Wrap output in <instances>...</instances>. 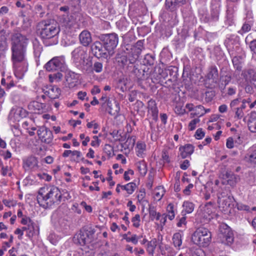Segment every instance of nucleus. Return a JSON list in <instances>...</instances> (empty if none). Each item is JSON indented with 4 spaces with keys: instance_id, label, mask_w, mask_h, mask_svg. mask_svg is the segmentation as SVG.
I'll list each match as a JSON object with an SVG mask.
<instances>
[{
    "instance_id": "1",
    "label": "nucleus",
    "mask_w": 256,
    "mask_h": 256,
    "mask_svg": "<svg viewBox=\"0 0 256 256\" xmlns=\"http://www.w3.org/2000/svg\"><path fill=\"white\" fill-rule=\"evenodd\" d=\"M28 42V38L20 33H15L12 36V60L16 76H21L27 70L26 53Z\"/></svg>"
},
{
    "instance_id": "2",
    "label": "nucleus",
    "mask_w": 256,
    "mask_h": 256,
    "mask_svg": "<svg viewBox=\"0 0 256 256\" xmlns=\"http://www.w3.org/2000/svg\"><path fill=\"white\" fill-rule=\"evenodd\" d=\"M36 32L46 46H52L58 43L60 28L56 22L42 20L38 24Z\"/></svg>"
},
{
    "instance_id": "3",
    "label": "nucleus",
    "mask_w": 256,
    "mask_h": 256,
    "mask_svg": "<svg viewBox=\"0 0 256 256\" xmlns=\"http://www.w3.org/2000/svg\"><path fill=\"white\" fill-rule=\"evenodd\" d=\"M62 193L59 188L54 186L41 188L38 192L37 200L38 204L44 208H46L61 201Z\"/></svg>"
},
{
    "instance_id": "4",
    "label": "nucleus",
    "mask_w": 256,
    "mask_h": 256,
    "mask_svg": "<svg viewBox=\"0 0 256 256\" xmlns=\"http://www.w3.org/2000/svg\"><path fill=\"white\" fill-rule=\"evenodd\" d=\"M211 233L208 229L200 227L196 229L192 236L194 244L202 247L208 246L211 241Z\"/></svg>"
},
{
    "instance_id": "5",
    "label": "nucleus",
    "mask_w": 256,
    "mask_h": 256,
    "mask_svg": "<svg viewBox=\"0 0 256 256\" xmlns=\"http://www.w3.org/2000/svg\"><path fill=\"white\" fill-rule=\"evenodd\" d=\"M218 234L220 240L224 244L230 246L234 242V234L230 228L226 224H222L220 228Z\"/></svg>"
},
{
    "instance_id": "6",
    "label": "nucleus",
    "mask_w": 256,
    "mask_h": 256,
    "mask_svg": "<svg viewBox=\"0 0 256 256\" xmlns=\"http://www.w3.org/2000/svg\"><path fill=\"white\" fill-rule=\"evenodd\" d=\"M100 40L103 42L104 46L108 50L110 54L112 55L114 50L118 44V35L114 33L102 34L100 36Z\"/></svg>"
},
{
    "instance_id": "7",
    "label": "nucleus",
    "mask_w": 256,
    "mask_h": 256,
    "mask_svg": "<svg viewBox=\"0 0 256 256\" xmlns=\"http://www.w3.org/2000/svg\"><path fill=\"white\" fill-rule=\"evenodd\" d=\"M92 50L94 56L98 58H107L112 56L111 54H110L106 46H103L102 44L98 41L95 42L92 44Z\"/></svg>"
},
{
    "instance_id": "8",
    "label": "nucleus",
    "mask_w": 256,
    "mask_h": 256,
    "mask_svg": "<svg viewBox=\"0 0 256 256\" xmlns=\"http://www.w3.org/2000/svg\"><path fill=\"white\" fill-rule=\"evenodd\" d=\"M64 60L62 56H56L48 61L44 66L46 70L50 72L56 70L63 68Z\"/></svg>"
},
{
    "instance_id": "9",
    "label": "nucleus",
    "mask_w": 256,
    "mask_h": 256,
    "mask_svg": "<svg viewBox=\"0 0 256 256\" xmlns=\"http://www.w3.org/2000/svg\"><path fill=\"white\" fill-rule=\"evenodd\" d=\"M38 135L42 142L49 144L53 140L52 132L46 127L40 128L37 132Z\"/></svg>"
},
{
    "instance_id": "10",
    "label": "nucleus",
    "mask_w": 256,
    "mask_h": 256,
    "mask_svg": "<svg viewBox=\"0 0 256 256\" xmlns=\"http://www.w3.org/2000/svg\"><path fill=\"white\" fill-rule=\"evenodd\" d=\"M72 54L74 62L78 64L88 56L86 50H84L83 48L81 46L76 48L72 51Z\"/></svg>"
},
{
    "instance_id": "11",
    "label": "nucleus",
    "mask_w": 256,
    "mask_h": 256,
    "mask_svg": "<svg viewBox=\"0 0 256 256\" xmlns=\"http://www.w3.org/2000/svg\"><path fill=\"white\" fill-rule=\"evenodd\" d=\"M94 231L93 230L90 231H86L84 232H80L77 236V239L78 243L82 246L90 243L92 241V234Z\"/></svg>"
},
{
    "instance_id": "12",
    "label": "nucleus",
    "mask_w": 256,
    "mask_h": 256,
    "mask_svg": "<svg viewBox=\"0 0 256 256\" xmlns=\"http://www.w3.org/2000/svg\"><path fill=\"white\" fill-rule=\"evenodd\" d=\"M23 167L26 170L36 171L39 169L38 160L34 156H30L24 160Z\"/></svg>"
},
{
    "instance_id": "13",
    "label": "nucleus",
    "mask_w": 256,
    "mask_h": 256,
    "mask_svg": "<svg viewBox=\"0 0 256 256\" xmlns=\"http://www.w3.org/2000/svg\"><path fill=\"white\" fill-rule=\"evenodd\" d=\"M222 182L224 184H229L234 186L238 182L239 180L238 176L234 174L232 172L227 171L222 175Z\"/></svg>"
},
{
    "instance_id": "14",
    "label": "nucleus",
    "mask_w": 256,
    "mask_h": 256,
    "mask_svg": "<svg viewBox=\"0 0 256 256\" xmlns=\"http://www.w3.org/2000/svg\"><path fill=\"white\" fill-rule=\"evenodd\" d=\"M43 92L44 94L50 98L56 99L59 98L61 90L60 88L56 86H50L45 87L43 89Z\"/></svg>"
},
{
    "instance_id": "15",
    "label": "nucleus",
    "mask_w": 256,
    "mask_h": 256,
    "mask_svg": "<svg viewBox=\"0 0 256 256\" xmlns=\"http://www.w3.org/2000/svg\"><path fill=\"white\" fill-rule=\"evenodd\" d=\"M144 72V70H139L136 66H134L132 70V73L136 76L138 84L144 89L146 88L144 84L146 82Z\"/></svg>"
},
{
    "instance_id": "16",
    "label": "nucleus",
    "mask_w": 256,
    "mask_h": 256,
    "mask_svg": "<svg viewBox=\"0 0 256 256\" xmlns=\"http://www.w3.org/2000/svg\"><path fill=\"white\" fill-rule=\"evenodd\" d=\"M234 3L227 2L226 22L228 26L234 24V15L235 12L236 6Z\"/></svg>"
},
{
    "instance_id": "17",
    "label": "nucleus",
    "mask_w": 256,
    "mask_h": 256,
    "mask_svg": "<svg viewBox=\"0 0 256 256\" xmlns=\"http://www.w3.org/2000/svg\"><path fill=\"white\" fill-rule=\"evenodd\" d=\"M78 38L80 43L84 46H88L92 42L91 34L87 30L82 31Z\"/></svg>"
},
{
    "instance_id": "18",
    "label": "nucleus",
    "mask_w": 256,
    "mask_h": 256,
    "mask_svg": "<svg viewBox=\"0 0 256 256\" xmlns=\"http://www.w3.org/2000/svg\"><path fill=\"white\" fill-rule=\"evenodd\" d=\"M194 147L191 144H186L179 148L180 155L182 158L190 156L194 151Z\"/></svg>"
},
{
    "instance_id": "19",
    "label": "nucleus",
    "mask_w": 256,
    "mask_h": 256,
    "mask_svg": "<svg viewBox=\"0 0 256 256\" xmlns=\"http://www.w3.org/2000/svg\"><path fill=\"white\" fill-rule=\"evenodd\" d=\"M234 198L231 196H224L220 194L218 196V202L222 207L226 208L230 206Z\"/></svg>"
},
{
    "instance_id": "20",
    "label": "nucleus",
    "mask_w": 256,
    "mask_h": 256,
    "mask_svg": "<svg viewBox=\"0 0 256 256\" xmlns=\"http://www.w3.org/2000/svg\"><path fill=\"white\" fill-rule=\"evenodd\" d=\"M220 4L218 3L212 4L209 18L210 22H216L218 20L220 13Z\"/></svg>"
},
{
    "instance_id": "21",
    "label": "nucleus",
    "mask_w": 256,
    "mask_h": 256,
    "mask_svg": "<svg viewBox=\"0 0 256 256\" xmlns=\"http://www.w3.org/2000/svg\"><path fill=\"white\" fill-rule=\"evenodd\" d=\"M79 76L73 72H68L66 75V80L69 87L75 86L78 80Z\"/></svg>"
},
{
    "instance_id": "22",
    "label": "nucleus",
    "mask_w": 256,
    "mask_h": 256,
    "mask_svg": "<svg viewBox=\"0 0 256 256\" xmlns=\"http://www.w3.org/2000/svg\"><path fill=\"white\" fill-rule=\"evenodd\" d=\"M206 78L209 80H212L213 82H217L218 78V70L216 66H212L210 67Z\"/></svg>"
},
{
    "instance_id": "23",
    "label": "nucleus",
    "mask_w": 256,
    "mask_h": 256,
    "mask_svg": "<svg viewBox=\"0 0 256 256\" xmlns=\"http://www.w3.org/2000/svg\"><path fill=\"white\" fill-rule=\"evenodd\" d=\"M44 104L36 101L30 102L28 105V108L32 113H40L42 112Z\"/></svg>"
},
{
    "instance_id": "24",
    "label": "nucleus",
    "mask_w": 256,
    "mask_h": 256,
    "mask_svg": "<svg viewBox=\"0 0 256 256\" xmlns=\"http://www.w3.org/2000/svg\"><path fill=\"white\" fill-rule=\"evenodd\" d=\"M38 231V227L36 224L32 221H30L27 226V232L26 236L29 238H32Z\"/></svg>"
},
{
    "instance_id": "25",
    "label": "nucleus",
    "mask_w": 256,
    "mask_h": 256,
    "mask_svg": "<svg viewBox=\"0 0 256 256\" xmlns=\"http://www.w3.org/2000/svg\"><path fill=\"white\" fill-rule=\"evenodd\" d=\"M79 64L81 65L83 67L84 70L88 72H92V62L90 56H88V57L84 58Z\"/></svg>"
},
{
    "instance_id": "26",
    "label": "nucleus",
    "mask_w": 256,
    "mask_h": 256,
    "mask_svg": "<svg viewBox=\"0 0 256 256\" xmlns=\"http://www.w3.org/2000/svg\"><path fill=\"white\" fill-rule=\"evenodd\" d=\"M108 112L111 115H117L120 112V106L118 103L114 101L113 104L108 100Z\"/></svg>"
},
{
    "instance_id": "27",
    "label": "nucleus",
    "mask_w": 256,
    "mask_h": 256,
    "mask_svg": "<svg viewBox=\"0 0 256 256\" xmlns=\"http://www.w3.org/2000/svg\"><path fill=\"white\" fill-rule=\"evenodd\" d=\"M186 2V0H166L165 7L166 9L173 10L177 4H184Z\"/></svg>"
},
{
    "instance_id": "28",
    "label": "nucleus",
    "mask_w": 256,
    "mask_h": 256,
    "mask_svg": "<svg viewBox=\"0 0 256 256\" xmlns=\"http://www.w3.org/2000/svg\"><path fill=\"white\" fill-rule=\"evenodd\" d=\"M136 155L144 158L146 154V144L143 142H138L136 148Z\"/></svg>"
},
{
    "instance_id": "29",
    "label": "nucleus",
    "mask_w": 256,
    "mask_h": 256,
    "mask_svg": "<svg viewBox=\"0 0 256 256\" xmlns=\"http://www.w3.org/2000/svg\"><path fill=\"white\" fill-rule=\"evenodd\" d=\"M149 110L150 112L152 119L156 122L158 121V110L154 102L150 101L148 103Z\"/></svg>"
},
{
    "instance_id": "30",
    "label": "nucleus",
    "mask_w": 256,
    "mask_h": 256,
    "mask_svg": "<svg viewBox=\"0 0 256 256\" xmlns=\"http://www.w3.org/2000/svg\"><path fill=\"white\" fill-rule=\"evenodd\" d=\"M168 74L170 75V70L169 69H162L161 72V86L163 85V83L167 84L168 82H172L170 76H168Z\"/></svg>"
},
{
    "instance_id": "31",
    "label": "nucleus",
    "mask_w": 256,
    "mask_h": 256,
    "mask_svg": "<svg viewBox=\"0 0 256 256\" xmlns=\"http://www.w3.org/2000/svg\"><path fill=\"white\" fill-rule=\"evenodd\" d=\"M136 142L134 136H128L126 142L122 144V146L124 149L132 148Z\"/></svg>"
},
{
    "instance_id": "32",
    "label": "nucleus",
    "mask_w": 256,
    "mask_h": 256,
    "mask_svg": "<svg viewBox=\"0 0 256 256\" xmlns=\"http://www.w3.org/2000/svg\"><path fill=\"white\" fill-rule=\"evenodd\" d=\"M245 158L251 164L256 165V148L248 154Z\"/></svg>"
},
{
    "instance_id": "33",
    "label": "nucleus",
    "mask_w": 256,
    "mask_h": 256,
    "mask_svg": "<svg viewBox=\"0 0 256 256\" xmlns=\"http://www.w3.org/2000/svg\"><path fill=\"white\" fill-rule=\"evenodd\" d=\"M182 207L186 213L190 214L194 211V204L192 202L184 201L183 203Z\"/></svg>"
},
{
    "instance_id": "34",
    "label": "nucleus",
    "mask_w": 256,
    "mask_h": 256,
    "mask_svg": "<svg viewBox=\"0 0 256 256\" xmlns=\"http://www.w3.org/2000/svg\"><path fill=\"white\" fill-rule=\"evenodd\" d=\"M167 212L168 214V215H165L164 214H162V216H164V223L166 221V218L168 216L170 220H172L174 218V205L172 204H170L167 206Z\"/></svg>"
},
{
    "instance_id": "35",
    "label": "nucleus",
    "mask_w": 256,
    "mask_h": 256,
    "mask_svg": "<svg viewBox=\"0 0 256 256\" xmlns=\"http://www.w3.org/2000/svg\"><path fill=\"white\" fill-rule=\"evenodd\" d=\"M172 240L175 247H178L180 249L182 244L181 234L179 232L174 234L172 237Z\"/></svg>"
},
{
    "instance_id": "36",
    "label": "nucleus",
    "mask_w": 256,
    "mask_h": 256,
    "mask_svg": "<svg viewBox=\"0 0 256 256\" xmlns=\"http://www.w3.org/2000/svg\"><path fill=\"white\" fill-rule=\"evenodd\" d=\"M137 168L140 174L144 176L147 172L146 164L144 160H141L137 163Z\"/></svg>"
},
{
    "instance_id": "37",
    "label": "nucleus",
    "mask_w": 256,
    "mask_h": 256,
    "mask_svg": "<svg viewBox=\"0 0 256 256\" xmlns=\"http://www.w3.org/2000/svg\"><path fill=\"white\" fill-rule=\"evenodd\" d=\"M14 116L16 118H23L27 116L28 113L26 110L22 108H17L14 112Z\"/></svg>"
},
{
    "instance_id": "38",
    "label": "nucleus",
    "mask_w": 256,
    "mask_h": 256,
    "mask_svg": "<svg viewBox=\"0 0 256 256\" xmlns=\"http://www.w3.org/2000/svg\"><path fill=\"white\" fill-rule=\"evenodd\" d=\"M149 212L150 218L152 220H159L160 216V213L156 212V209L154 206H150Z\"/></svg>"
},
{
    "instance_id": "39",
    "label": "nucleus",
    "mask_w": 256,
    "mask_h": 256,
    "mask_svg": "<svg viewBox=\"0 0 256 256\" xmlns=\"http://www.w3.org/2000/svg\"><path fill=\"white\" fill-rule=\"evenodd\" d=\"M72 160L76 162H78L80 160H84V158H82V154L80 152L74 150L72 152Z\"/></svg>"
},
{
    "instance_id": "40",
    "label": "nucleus",
    "mask_w": 256,
    "mask_h": 256,
    "mask_svg": "<svg viewBox=\"0 0 256 256\" xmlns=\"http://www.w3.org/2000/svg\"><path fill=\"white\" fill-rule=\"evenodd\" d=\"M248 74L250 76V83L256 88V72L252 70H249Z\"/></svg>"
},
{
    "instance_id": "41",
    "label": "nucleus",
    "mask_w": 256,
    "mask_h": 256,
    "mask_svg": "<svg viewBox=\"0 0 256 256\" xmlns=\"http://www.w3.org/2000/svg\"><path fill=\"white\" fill-rule=\"evenodd\" d=\"M62 77V74L59 72L56 74H50L49 75V80L51 82H58Z\"/></svg>"
},
{
    "instance_id": "42",
    "label": "nucleus",
    "mask_w": 256,
    "mask_h": 256,
    "mask_svg": "<svg viewBox=\"0 0 256 256\" xmlns=\"http://www.w3.org/2000/svg\"><path fill=\"white\" fill-rule=\"evenodd\" d=\"M248 127L252 132H256V118H250L248 121Z\"/></svg>"
},
{
    "instance_id": "43",
    "label": "nucleus",
    "mask_w": 256,
    "mask_h": 256,
    "mask_svg": "<svg viewBox=\"0 0 256 256\" xmlns=\"http://www.w3.org/2000/svg\"><path fill=\"white\" fill-rule=\"evenodd\" d=\"M156 246V242L155 239L152 240L148 242L147 247V251L150 254H153Z\"/></svg>"
},
{
    "instance_id": "44",
    "label": "nucleus",
    "mask_w": 256,
    "mask_h": 256,
    "mask_svg": "<svg viewBox=\"0 0 256 256\" xmlns=\"http://www.w3.org/2000/svg\"><path fill=\"white\" fill-rule=\"evenodd\" d=\"M204 95L206 102H211L215 96V92L212 90H208L206 92Z\"/></svg>"
},
{
    "instance_id": "45",
    "label": "nucleus",
    "mask_w": 256,
    "mask_h": 256,
    "mask_svg": "<svg viewBox=\"0 0 256 256\" xmlns=\"http://www.w3.org/2000/svg\"><path fill=\"white\" fill-rule=\"evenodd\" d=\"M103 66L101 62H96L92 66V72H95L96 73H100L102 70Z\"/></svg>"
},
{
    "instance_id": "46",
    "label": "nucleus",
    "mask_w": 256,
    "mask_h": 256,
    "mask_svg": "<svg viewBox=\"0 0 256 256\" xmlns=\"http://www.w3.org/2000/svg\"><path fill=\"white\" fill-rule=\"evenodd\" d=\"M251 29V24L248 22H245L242 27L241 30L238 32L240 34H242L243 33H245L249 32Z\"/></svg>"
},
{
    "instance_id": "47",
    "label": "nucleus",
    "mask_w": 256,
    "mask_h": 256,
    "mask_svg": "<svg viewBox=\"0 0 256 256\" xmlns=\"http://www.w3.org/2000/svg\"><path fill=\"white\" fill-rule=\"evenodd\" d=\"M126 190L128 194H130L133 193V192L134 191L136 185L134 182H130L128 184H126Z\"/></svg>"
},
{
    "instance_id": "48",
    "label": "nucleus",
    "mask_w": 256,
    "mask_h": 256,
    "mask_svg": "<svg viewBox=\"0 0 256 256\" xmlns=\"http://www.w3.org/2000/svg\"><path fill=\"white\" fill-rule=\"evenodd\" d=\"M240 102H242V104L240 108L242 110H244L246 108L247 104H248L250 106V103L251 102V98H248L244 99L241 98Z\"/></svg>"
},
{
    "instance_id": "49",
    "label": "nucleus",
    "mask_w": 256,
    "mask_h": 256,
    "mask_svg": "<svg viewBox=\"0 0 256 256\" xmlns=\"http://www.w3.org/2000/svg\"><path fill=\"white\" fill-rule=\"evenodd\" d=\"M132 222L135 228H138L140 226V216L138 214H136L134 217L132 219Z\"/></svg>"
},
{
    "instance_id": "50",
    "label": "nucleus",
    "mask_w": 256,
    "mask_h": 256,
    "mask_svg": "<svg viewBox=\"0 0 256 256\" xmlns=\"http://www.w3.org/2000/svg\"><path fill=\"white\" fill-rule=\"evenodd\" d=\"M243 110H244L240 107L237 108L235 113V118H236L238 119H241L244 116Z\"/></svg>"
},
{
    "instance_id": "51",
    "label": "nucleus",
    "mask_w": 256,
    "mask_h": 256,
    "mask_svg": "<svg viewBox=\"0 0 256 256\" xmlns=\"http://www.w3.org/2000/svg\"><path fill=\"white\" fill-rule=\"evenodd\" d=\"M200 122L198 118H194L191 120L188 124V128L190 130H193L196 127V124Z\"/></svg>"
},
{
    "instance_id": "52",
    "label": "nucleus",
    "mask_w": 256,
    "mask_h": 256,
    "mask_svg": "<svg viewBox=\"0 0 256 256\" xmlns=\"http://www.w3.org/2000/svg\"><path fill=\"white\" fill-rule=\"evenodd\" d=\"M135 48L138 50L137 53L140 54L144 48V40H138L135 44Z\"/></svg>"
},
{
    "instance_id": "53",
    "label": "nucleus",
    "mask_w": 256,
    "mask_h": 256,
    "mask_svg": "<svg viewBox=\"0 0 256 256\" xmlns=\"http://www.w3.org/2000/svg\"><path fill=\"white\" fill-rule=\"evenodd\" d=\"M139 237H138L136 234H133L132 237H128L126 238V242H132L133 244H136L139 239Z\"/></svg>"
},
{
    "instance_id": "54",
    "label": "nucleus",
    "mask_w": 256,
    "mask_h": 256,
    "mask_svg": "<svg viewBox=\"0 0 256 256\" xmlns=\"http://www.w3.org/2000/svg\"><path fill=\"white\" fill-rule=\"evenodd\" d=\"M160 133L158 132V128H157V130H152L151 138L154 141H156L159 138Z\"/></svg>"
},
{
    "instance_id": "55",
    "label": "nucleus",
    "mask_w": 256,
    "mask_h": 256,
    "mask_svg": "<svg viewBox=\"0 0 256 256\" xmlns=\"http://www.w3.org/2000/svg\"><path fill=\"white\" fill-rule=\"evenodd\" d=\"M195 137L196 139H202L204 136V132L202 128H198L195 134Z\"/></svg>"
},
{
    "instance_id": "56",
    "label": "nucleus",
    "mask_w": 256,
    "mask_h": 256,
    "mask_svg": "<svg viewBox=\"0 0 256 256\" xmlns=\"http://www.w3.org/2000/svg\"><path fill=\"white\" fill-rule=\"evenodd\" d=\"M162 158L164 163H169L170 162V159L167 151L164 150L162 151Z\"/></svg>"
},
{
    "instance_id": "57",
    "label": "nucleus",
    "mask_w": 256,
    "mask_h": 256,
    "mask_svg": "<svg viewBox=\"0 0 256 256\" xmlns=\"http://www.w3.org/2000/svg\"><path fill=\"white\" fill-rule=\"evenodd\" d=\"M250 48L251 51L256 54V40H254L250 42Z\"/></svg>"
},
{
    "instance_id": "58",
    "label": "nucleus",
    "mask_w": 256,
    "mask_h": 256,
    "mask_svg": "<svg viewBox=\"0 0 256 256\" xmlns=\"http://www.w3.org/2000/svg\"><path fill=\"white\" fill-rule=\"evenodd\" d=\"M93 139H94V140H92V142H91V145L92 146H99L100 140L98 139V136H93Z\"/></svg>"
},
{
    "instance_id": "59",
    "label": "nucleus",
    "mask_w": 256,
    "mask_h": 256,
    "mask_svg": "<svg viewBox=\"0 0 256 256\" xmlns=\"http://www.w3.org/2000/svg\"><path fill=\"white\" fill-rule=\"evenodd\" d=\"M190 165V162L188 160H186L180 165V168L183 170H186L188 168Z\"/></svg>"
},
{
    "instance_id": "60",
    "label": "nucleus",
    "mask_w": 256,
    "mask_h": 256,
    "mask_svg": "<svg viewBox=\"0 0 256 256\" xmlns=\"http://www.w3.org/2000/svg\"><path fill=\"white\" fill-rule=\"evenodd\" d=\"M186 217L182 216L181 218H180L176 225L178 227H181V226H182V225H186Z\"/></svg>"
},
{
    "instance_id": "61",
    "label": "nucleus",
    "mask_w": 256,
    "mask_h": 256,
    "mask_svg": "<svg viewBox=\"0 0 256 256\" xmlns=\"http://www.w3.org/2000/svg\"><path fill=\"white\" fill-rule=\"evenodd\" d=\"M134 174V171L132 170H129L128 171H126L124 174V179L126 181L129 180H130L129 174L132 175Z\"/></svg>"
},
{
    "instance_id": "62",
    "label": "nucleus",
    "mask_w": 256,
    "mask_h": 256,
    "mask_svg": "<svg viewBox=\"0 0 256 256\" xmlns=\"http://www.w3.org/2000/svg\"><path fill=\"white\" fill-rule=\"evenodd\" d=\"M226 146L228 148H234V141L232 138H228L227 139Z\"/></svg>"
},
{
    "instance_id": "63",
    "label": "nucleus",
    "mask_w": 256,
    "mask_h": 256,
    "mask_svg": "<svg viewBox=\"0 0 256 256\" xmlns=\"http://www.w3.org/2000/svg\"><path fill=\"white\" fill-rule=\"evenodd\" d=\"M193 184H189L186 187V188L184 190L183 192L184 194L186 196H188L190 194V189L193 188Z\"/></svg>"
},
{
    "instance_id": "64",
    "label": "nucleus",
    "mask_w": 256,
    "mask_h": 256,
    "mask_svg": "<svg viewBox=\"0 0 256 256\" xmlns=\"http://www.w3.org/2000/svg\"><path fill=\"white\" fill-rule=\"evenodd\" d=\"M231 80V76H225L222 77V83L224 82V86H226Z\"/></svg>"
}]
</instances>
